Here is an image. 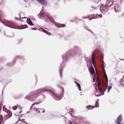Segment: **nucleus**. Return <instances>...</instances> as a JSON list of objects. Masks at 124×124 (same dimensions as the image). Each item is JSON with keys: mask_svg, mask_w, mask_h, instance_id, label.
<instances>
[{"mask_svg": "<svg viewBox=\"0 0 124 124\" xmlns=\"http://www.w3.org/2000/svg\"><path fill=\"white\" fill-rule=\"evenodd\" d=\"M97 82V86L98 87V90L100 93H102L103 92L102 88L104 90V91L106 90V86L104 80L102 79L100 80L99 78H97L96 83Z\"/></svg>", "mask_w": 124, "mask_h": 124, "instance_id": "1", "label": "nucleus"}, {"mask_svg": "<svg viewBox=\"0 0 124 124\" xmlns=\"http://www.w3.org/2000/svg\"><path fill=\"white\" fill-rule=\"evenodd\" d=\"M3 15L2 13L0 11V21L1 22L4 24L5 25L8 27L14 28H16V26L13 23L5 20H2V17H3Z\"/></svg>", "mask_w": 124, "mask_h": 124, "instance_id": "2", "label": "nucleus"}, {"mask_svg": "<svg viewBox=\"0 0 124 124\" xmlns=\"http://www.w3.org/2000/svg\"><path fill=\"white\" fill-rule=\"evenodd\" d=\"M110 0H107L106 3V6L102 5L100 8V10L101 11H104L106 9L107 7H109L111 6L113 3V2H109Z\"/></svg>", "mask_w": 124, "mask_h": 124, "instance_id": "3", "label": "nucleus"}, {"mask_svg": "<svg viewBox=\"0 0 124 124\" xmlns=\"http://www.w3.org/2000/svg\"><path fill=\"white\" fill-rule=\"evenodd\" d=\"M49 92L50 94L54 97V98L56 100H59L61 99V98L60 96H58L57 94H56L52 91L49 90Z\"/></svg>", "mask_w": 124, "mask_h": 124, "instance_id": "4", "label": "nucleus"}, {"mask_svg": "<svg viewBox=\"0 0 124 124\" xmlns=\"http://www.w3.org/2000/svg\"><path fill=\"white\" fill-rule=\"evenodd\" d=\"M39 91H38L37 92L33 93H31L30 94L29 97L30 98H31L32 97H36L37 96L36 95L40 93Z\"/></svg>", "mask_w": 124, "mask_h": 124, "instance_id": "5", "label": "nucleus"}, {"mask_svg": "<svg viewBox=\"0 0 124 124\" xmlns=\"http://www.w3.org/2000/svg\"><path fill=\"white\" fill-rule=\"evenodd\" d=\"M122 116L121 115H119L117 118L116 121V122L117 124H119L122 121Z\"/></svg>", "mask_w": 124, "mask_h": 124, "instance_id": "6", "label": "nucleus"}, {"mask_svg": "<svg viewBox=\"0 0 124 124\" xmlns=\"http://www.w3.org/2000/svg\"><path fill=\"white\" fill-rule=\"evenodd\" d=\"M12 116V115L11 113H9L5 115L4 116V119L5 120H6L11 117Z\"/></svg>", "mask_w": 124, "mask_h": 124, "instance_id": "7", "label": "nucleus"}, {"mask_svg": "<svg viewBox=\"0 0 124 124\" xmlns=\"http://www.w3.org/2000/svg\"><path fill=\"white\" fill-rule=\"evenodd\" d=\"M37 1L42 5H46L47 3L45 0H37Z\"/></svg>", "mask_w": 124, "mask_h": 124, "instance_id": "8", "label": "nucleus"}, {"mask_svg": "<svg viewBox=\"0 0 124 124\" xmlns=\"http://www.w3.org/2000/svg\"><path fill=\"white\" fill-rule=\"evenodd\" d=\"M27 22L28 24L31 25L32 26L34 25V24H33L30 19L29 18L27 19Z\"/></svg>", "mask_w": 124, "mask_h": 124, "instance_id": "9", "label": "nucleus"}, {"mask_svg": "<svg viewBox=\"0 0 124 124\" xmlns=\"http://www.w3.org/2000/svg\"><path fill=\"white\" fill-rule=\"evenodd\" d=\"M91 59L94 65V61L95 60V56L94 54V53H93L92 54V55L91 57Z\"/></svg>", "mask_w": 124, "mask_h": 124, "instance_id": "10", "label": "nucleus"}, {"mask_svg": "<svg viewBox=\"0 0 124 124\" xmlns=\"http://www.w3.org/2000/svg\"><path fill=\"white\" fill-rule=\"evenodd\" d=\"M47 17L52 22L54 23V21L52 16L49 15H47Z\"/></svg>", "mask_w": 124, "mask_h": 124, "instance_id": "11", "label": "nucleus"}, {"mask_svg": "<svg viewBox=\"0 0 124 124\" xmlns=\"http://www.w3.org/2000/svg\"><path fill=\"white\" fill-rule=\"evenodd\" d=\"M75 82L77 86L78 87L79 90L80 91H81V87L79 84V83H77L76 81H75Z\"/></svg>", "mask_w": 124, "mask_h": 124, "instance_id": "12", "label": "nucleus"}, {"mask_svg": "<svg viewBox=\"0 0 124 124\" xmlns=\"http://www.w3.org/2000/svg\"><path fill=\"white\" fill-rule=\"evenodd\" d=\"M57 26H59L60 27H64L65 26V25L64 24H61L60 23H58L56 24Z\"/></svg>", "mask_w": 124, "mask_h": 124, "instance_id": "13", "label": "nucleus"}, {"mask_svg": "<svg viewBox=\"0 0 124 124\" xmlns=\"http://www.w3.org/2000/svg\"><path fill=\"white\" fill-rule=\"evenodd\" d=\"M90 72L92 74H93L94 73V70L93 68H90Z\"/></svg>", "mask_w": 124, "mask_h": 124, "instance_id": "14", "label": "nucleus"}, {"mask_svg": "<svg viewBox=\"0 0 124 124\" xmlns=\"http://www.w3.org/2000/svg\"><path fill=\"white\" fill-rule=\"evenodd\" d=\"M42 31L43 32H45L46 34H48L49 35H50L51 34V33H50V32H49L47 31H46V30H45L44 29H43L42 28Z\"/></svg>", "mask_w": 124, "mask_h": 124, "instance_id": "15", "label": "nucleus"}, {"mask_svg": "<svg viewBox=\"0 0 124 124\" xmlns=\"http://www.w3.org/2000/svg\"><path fill=\"white\" fill-rule=\"evenodd\" d=\"M94 108H95V107L94 106L90 105L88 106L87 108L88 109H91Z\"/></svg>", "mask_w": 124, "mask_h": 124, "instance_id": "16", "label": "nucleus"}, {"mask_svg": "<svg viewBox=\"0 0 124 124\" xmlns=\"http://www.w3.org/2000/svg\"><path fill=\"white\" fill-rule=\"evenodd\" d=\"M104 62H103L102 63V68L103 71H105L104 68L105 67V65L104 64Z\"/></svg>", "mask_w": 124, "mask_h": 124, "instance_id": "17", "label": "nucleus"}, {"mask_svg": "<svg viewBox=\"0 0 124 124\" xmlns=\"http://www.w3.org/2000/svg\"><path fill=\"white\" fill-rule=\"evenodd\" d=\"M112 88V86L111 85H110L108 88V92L109 93L110 91V89Z\"/></svg>", "mask_w": 124, "mask_h": 124, "instance_id": "18", "label": "nucleus"}, {"mask_svg": "<svg viewBox=\"0 0 124 124\" xmlns=\"http://www.w3.org/2000/svg\"><path fill=\"white\" fill-rule=\"evenodd\" d=\"M3 120V117L1 115L0 117V124H1L2 121Z\"/></svg>", "mask_w": 124, "mask_h": 124, "instance_id": "19", "label": "nucleus"}, {"mask_svg": "<svg viewBox=\"0 0 124 124\" xmlns=\"http://www.w3.org/2000/svg\"><path fill=\"white\" fill-rule=\"evenodd\" d=\"M95 106L97 107H98L99 106V104L98 101H97L95 103Z\"/></svg>", "mask_w": 124, "mask_h": 124, "instance_id": "20", "label": "nucleus"}, {"mask_svg": "<svg viewBox=\"0 0 124 124\" xmlns=\"http://www.w3.org/2000/svg\"><path fill=\"white\" fill-rule=\"evenodd\" d=\"M103 72H104V74L105 78H107L108 77H107V76L106 74L105 71H104Z\"/></svg>", "mask_w": 124, "mask_h": 124, "instance_id": "21", "label": "nucleus"}, {"mask_svg": "<svg viewBox=\"0 0 124 124\" xmlns=\"http://www.w3.org/2000/svg\"><path fill=\"white\" fill-rule=\"evenodd\" d=\"M38 104V103L36 102H35L32 105V106H34V105H35V104Z\"/></svg>", "mask_w": 124, "mask_h": 124, "instance_id": "22", "label": "nucleus"}, {"mask_svg": "<svg viewBox=\"0 0 124 124\" xmlns=\"http://www.w3.org/2000/svg\"><path fill=\"white\" fill-rule=\"evenodd\" d=\"M94 19V18H93V17H90V18H89V20H92V19Z\"/></svg>", "mask_w": 124, "mask_h": 124, "instance_id": "23", "label": "nucleus"}, {"mask_svg": "<svg viewBox=\"0 0 124 124\" xmlns=\"http://www.w3.org/2000/svg\"><path fill=\"white\" fill-rule=\"evenodd\" d=\"M105 79H106V82H107V83L108 82V78H105Z\"/></svg>", "mask_w": 124, "mask_h": 124, "instance_id": "24", "label": "nucleus"}, {"mask_svg": "<svg viewBox=\"0 0 124 124\" xmlns=\"http://www.w3.org/2000/svg\"><path fill=\"white\" fill-rule=\"evenodd\" d=\"M99 16L100 17H101L102 18V16L101 15H99Z\"/></svg>", "mask_w": 124, "mask_h": 124, "instance_id": "25", "label": "nucleus"}, {"mask_svg": "<svg viewBox=\"0 0 124 124\" xmlns=\"http://www.w3.org/2000/svg\"><path fill=\"white\" fill-rule=\"evenodd\" d=\"M88 18L87 17H86V18H83V19H86V18Z\"/></svg>", "mask_w": 124, "mask_h": 124, "instance_id": "26", "label": "nucleus"}, {"mask_svg": "<svg viewBox=\"0 0 124 124\" xmlns=\"http://www.w3.org/2000/svg\"><path fill=\"white\" fill-rule=\"evenodd\" d=\"M70 123L71 124H72V123H71V122L70 121Z\"/></svg>", "mask_w": 124, "mask_h": 124, "instance_id": "27", "label": "nucleus"}, {"mask_svg": "<svg viewBox=\"0 0 124 124\" xmlns=\"http://www.w3.org/2000/svg\"><path fill=\"white\" fill-rule=\"evenodd\" d=\"M20 17L21 18H24V17H21L20 16Z\"/></svg>", "mask_w": 124, "mask_h": 124, "instance_id": "28", "label": "nucleus"}, {"mask_svg": "<svg viewBox=\"0 0 124 124\" xmlns=\"http://www.w3.org/2000/svg\"><path fill=\"white\" fill-rule=\"evenodd\" d=\"M44 112H45V111H44V110L43 111H42V112H43V113H44Z\"/></svg>", "mask_w": 124, "mask_h": 124, "instance_id": "29", "label": "nucleus"}, {"mask_svg": "<svg viewBox=\"0 0 124 124\" xmlns=\"http://www.w3.org/2000/svg\"><path fill=\"white\" fill-rule=\"evenodd\" d=\"M24 120V119H23V120Z\"/></svg>", "mask_w": 124, "mask_h": 124, "instance_id": "30", "label": "nucleus"}, {"mask_svg": "<svg viewBox=\"0 0 124 124\" xmlns=\"http://www.w3.org/2000/svg\"><path fill=\"white\" fill-rule=\"evenodd\" d=\"M89 16H88V18H89Z\"/></svg>", "mask_w": 124, "mask_h": 124, "instance_id": "31", "label": "nucleus"}, {"mask_svg": "<svg viewBox=\"0 0 124 124\" xmlns=\"http://www.w3.org/2000/svg\"><path fill=\"white\" fill-rule=\"evenodd\" d=\"M26 123V124H27V123Z\"/></svg>", "mask_w": 124, "mask_h": 124, "instance_id": "32", "label": "nucleus"}, {"mask_svg": "<svg viewBox=\"0 0 124 124\" xmlns=\"http://www.w3.org/2000/svg\"><path fill=\"white\" fill-rule=\"evenodd\" d=\"M23 28H24L23 27Z\"/></svg>", "mask_w": 124, "mask_h": 124, "instance_id": "33", "label": "nucleus"}]
</instances>
